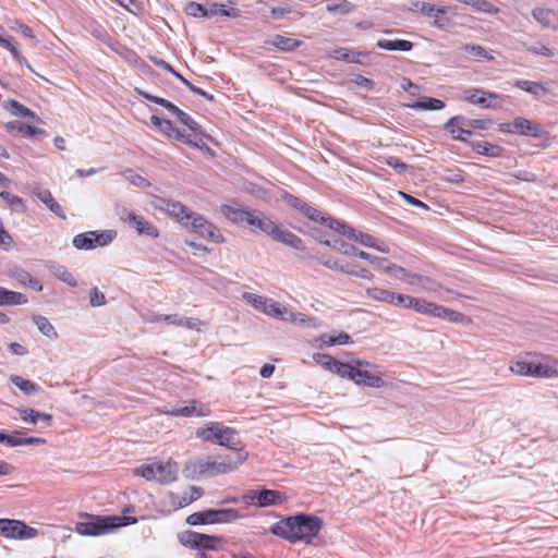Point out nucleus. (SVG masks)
<instances>
[{
	"label": "nucleus",
	"mask_w": 558,
	"mask_h": 558,
	"mask_svg": "<svg viewBox=\"0 0 558 558\" xmlns=\"http://www.w3.org/2000/svg\"><path fill=\"white\" fill-rule=\"evenodd\" d=\"M323 527V520L316 515L299 513L272 524L270 533L290 543L311 544Z\"/></svg>",
	"instance_id": "nucleus-1"
},
{
	"label": "nucleus",
	"mask_w": 558,
	"mask_h": 558,
	"mask_svg": "<svg viewBox=\"0 0 558 558\" xmlns=\"http://www.w3.org/2000/svg\"><path fill=\"white\" fill-rule=\"evenodd\" d=\"M75 523L74 531L83 536H100L126 525L130 518L119 515H94L85 513Z\"/></svg>",
	"instance_id": "nucleus-2"
},
{
	"label": "nucleus",
	"mask_w": 558,
	"mask_h": 558,
	"mask_svg": "<svg viewBox=\"0 0 558 558\" xmlns=\"http://www.w3.org/2000/svg\"><path fill=\"white\" fill-rule=\"evenodd\" d=\"M135 473L147 481L155 480L161 484H168L177 480L178 468L175 463L159 461L144 464L136 469Z\"/></svg>",
	"instance_id": "nucleus-3"
},
{
	"label": "nucleus",
	"mask_w": 558,
	"mask_h": 558,
	"mask_svg": "<svg viewBox=\"0 0 558 558\" xmlns=\"http://www.w3.org/2000/svg\"><path fill=\"white\" fill-rule=\"evenodd\" d=\"M116 236L114 230L84 232L74 236L73 245L77 250H93L109 244Z\"/></svg>",
	"instance_id": "nucleus-4"
},
{
	"label": "nucleus",
	"mask_w": 558,
	"mask_h": 558,
	"mask_svg": "<svg viewBox=\"0 0 558 558\" xmlns=\"http://www.w3.org/2000/svg\"><path fill=\"white\" fill-rule=\"evenodd\" d=\"M0 535L7 538L29 539L38 535V531L20 520L0 519Z\"/></svg>",
	"instance_id": "nucleus-5"
},
{
	"label": "nucleus",
	"mask_w": 558,
	"mask_h": 558,
	"mask_svg": "<svg viewBox=\"0 0 558 558\" xmlns=\"http://www.w3.org/2000/svg\"><path fill=\"white\" fill-rule=\"evenodd\" d=\"M187 228L214 243H223L226 241L220 230L199 214L194 213L192 215L190 227Z\"/></svg>",
	"instance_id": "nucleus-6"
},
{
	"label": "nucleus",
	"mask_w": 558,
	"mask_h": 558,
	"mask_svg": "<svg viewBox=\"0 0 558 558\" xmlns=\"http://www.w3.org/2000/svg\"><path fill=\"white\" fill-rule=\"evenodd\" d=\"M154 206L174 217L183 227H190V220L194 211L180 202L158 197Z\"/></svg>",
	"instance_id": "nucleus-7"
},
{
	"label": "nucleus",
	"mask_w": 558,
	"mask_h": 558,
	"mask_svg": "<svg viewBox=\"0 0 558 558\" xmlns=\"http://www.w3.org/2000/svg\"><path fill=\"white\" fill-rule=\"evenodd\" d=\"M463 98L464 100L480 105L483 108L499 109L502 107V100L499 95L484 92L482 89H466Z\"/></svg>",
	"instance_id": "nucleus-8"
},
{
	"label": "nucleus",
	"mask_w": 558,
	"mask_h": 558,
	"mask_svg": "<svg viewBox=\"0 0 558 558\" xmlns=\"http://www.w3.org/2000/svg\"><path fill=\"white\" fill-rule=\"evenodd\" d=\"M329 228L348 238L349 240L359 242L363 246L372 247L374 245L375 238L373 235L356 231L352 227L347 226L339 220L330 219Z\"/></svg>",
	"instance_id": "nucleus-9"
},
{
	"label": "nucleus",
	"mask_w": 558,
	"mask_h": 558,
	"mask_svg": "<svg viewBox=\"0 0 558 558\" xmlns=\"http://www.w3.org/2000/svg\"><path fill=\"white\" fill-rule=\"evenodd\" d=\"M223 433L226 435L238 434V432L234 428L225 426L222 423L216 422L208 424L204 428H198L196 430V436L204 441L217 444L220 440Z\"/></svg>",
	"instance_id": "nucleus-10"
},
{
	"label": "nucleus",
	"mask_w": 558,
	"mask_h": 558,
	"mask_svg": "<svg viewBox=\"0 0 558 558\" xmlns=\"http://www.w3.org/2000/svg\"><path fill=\"white\" fill-rule=\"evenodd\" d=\"M355 364H356V367H355V372L353 373L354 374L353 381L355 384L364 385V386H368V387H373V388H380L385 385L384 379L379 375L373 374L366 369H362L363 366L371 365L368 362L356 361Z\"/></svg>",
	"instance_id": "nucleus-11"
},
{
	"label": "nucleus",
	"mask_w": 558,
	"mask_h": 558,
	"mask_svg": "<svg viewBox=\"0 0 558 558\" xmlns=\"http://www.w3.org/2000/svg\"><path fill=\"white\" fill-rule=\"evenodd\" d=\"M221 213L227 219H229L233 223L245 222L248 226H251V223H254L253 216L255 214V210H244L229 205H223L221 206Z\"/></svg>",
	"instance_id": "nucleus-12"
},
{
	"label": "nucleus",
	"mask_w": 558,
	"mask_h": 558,
	"mask_svg": "<svg viewBox=\"0 0 558 558\" xmlns=\"http://www.w3.org/2000/svg\"><path fill=\"white\" fill-rule=\"evenodd\" d=\"M514 133L525 136L539 137L543 134L542 125L525 118L518 117L512 121Z\"/></svg>",
	"instance_id": "nucleus-13"
},
{
	"label": "nucleus",
	"mask_w": 558,
	"mask_h": 558,
	"mask_svg": "<svg viewBox=\"0 0 558 558\" xmlns=\"http://www.w3.org/2000/svg\"><path fill=\"white\" fill-rule=\"evenodd\" d=\"M533 17L545 28L558 29V13L551 9L535 8Z\"/></svg>",
	"instance_id": "nucleus-14"
},
{
	"label": "nucleus",
	"mask_w": 558,
	"mask_h": 558,
	"mask_svg": "<svg viewBox=\"0 0 558 558\" xmlns=\"http://www.w3.org/2000/svg\"><path fill=\"white\" fill-rule=\"evenodd\" d=\"M160 132L165 133L169 137H174L186 143L190 146L198 147V143L192 138V134H185L184 131H181L173 126L172 122L165 119L161 125L158 128Z\"/></svg>",
	"instance_id": "nucleus-15"
},
{
	"label": "nucleus",
	"mask_w": 558,
	"mask_h": 558,
	"mask_svg": "<svg viewBox=\"0 0 558 558\" xmlns=\"http://www.w3.org/2000/svg\"><path fill=\"white\" fill-rule=\"evenodd\" d=\"M166 413L173 415V416H184V417H191V416H205L209 413V409L206 405H201L197 408L196 401H191L189 405L184 407H174L171 411H167Z\"/></svg>",
	"instance_id": "nucleus-16"
},
{
	"label": "nucleus",
	"mask_w": 558,
	"mask_h": 558,
	"mask_svg": "<svg viewBox=\"0 0 558 558\" xmlns=\"http://www.w3.org/2000/svg\"><path fill=\"white\" fill-rule=\"evenodd\" d=\"M253 219L254 223H251L252 227L259 229L262 232L266 233L267 235L274 239L280 226L279 223H277L271 218L267 217L260 211H255Z\"/></svg>",
	"instance_id": "nucleus-17"
},
{
	"label": "nucleus",
	"mask_w": 558,
	"mask_h": 558,
	"mask_svg": "<svg viewBox=\"0 0 558 558\" xmlns=\"http://www.w3.org/2000/svg\"><path fill=\"white\" fill-rule=\"evenodd\" d=\"M156 320H165L172 325L195 330H201V326L203 325V323L197 318L181 317L177 314L159 315L156 317Z\"/></svg>",
	"instance_id": "nucleus-18"
},
{
	"label": "nucleus",
	"mask_w": 558,
	"mask_h": 558,
	"mask_svg": "<svg viewBox=\"0 0 558 558\" xmlns=\"http://www.w3.org/2000/svg\"><path fill=\"white\" fill-rule=\"evenodd\" d=\"M172 114L175 116V118L182 124L187 126L189 132H185V134H192V138L199 144V142H202V137H201L202 132H201V126L198 125V123L195 120H193L187 113H185L184 111H182L179 108H177V110H174V112Z\"/></svg>",
	"instance_id": "nucleus-19"
},
{
	"label": "nucleus",
	"mask_w": 558,
	"mask_h": 558,
	"mask_svg": "<svg viewBox=\"0 0 558 558\" xmlns=\"http://www.w3.org/2000/svg\"><path fill=\"white\" fill-rule=\"evenodd\" d=\"M448 12V7L436 8L434 4L423 2L421 5V14L428 17H434L433 25L444 27L448 24V20H442L440 15Z\"/></svg>",
	"instance_id": "nucleus-20"
},
{
	"label": "nucleus",
	"mask_w": 558,
	"mask_h": 558,
	"mask_svg": "<svg viewBox=\"0 0 558 558\" xmlns=\"http://www.w3.org/2000/svg\"><path fill=\"white\" fill-rule=\"evenodd\" d=\"M284 496L279 490L272 489H260L257 490V506L268 507L274 505H280L284 501Z\"/></svg>",
	"instance_id": "nucleus-21"
},
{
	"label": "nucleus",
	"mask_w": 558,
	"mask_h": 558,
	"mask_svg": "<svg viewBox=\"0 0 558 558\" xmlns=\"http://www.w3.org/2000/svg\"><path fill=\"white\" fill-rule=\"evenodd\" d=\"M266 45L276 47L282 51H294L302 45V41L292 37L283 35H275L271 39L266 41Z\"/></svg>",
	"instance_id": "nucleus-22"
},
{
	"label": "nucleus",
	"mask_w": 558,
	"mask_h": 558,
	"mask_svg": "<svg viewBox=\"0 0 558 558\" xmlns=\"http://www.w3.org/2000/svg\"><path fill=\"white\" fill-rule=\"evenodd\" d=\"M275 241L281 242L295 250H304L303 241L296 234L292 233L288 229H282L279 226L278 231L274 236Z\"/></svg>",
	"instance_id": "nucleus-23"
},
{
	"label": "nucleus",
	"mask_w": 558,
	"mask_h": 558,
	"mask_svg": "<svg viewBox=\"0 0 558 558\" xmlns=\"http://www.w3.org/2000/svg\"><path fill=\"white\" fill-rule=\"evenodd\" d=\"M11 276L17 280L21 284L29 286L32 289L36 291L43 290V284L34 278L28 271L23 268L14 267L10 270Z\"/></svg>",
	"instance_id": "nucleus-24"
},
{
	"label": "nucleus",
	"mask_w": 558,
	"mask_h": 558,
	"mask_svg": "<svg viewBox=\"0 0 558 558\" xmlns=\"http://www.w3.org/2000/svg\"><path fill=\"white\" fill-rule=\"evenodd\" d=\"M197 468L199 471V474L205 476H216L219 474H225L226 468L222 466V464L218 461V458L215 460H203L197 463Z\"/></svg>",
	"instance_id": "nucleus-25"
},
{
	"label": "nucleus",
	"mask_w": 558,
	"mask_h": 558,
	"mask_svg": "<svg viewBox=\"0 0 558 558\" xmlns=\"http://www.w3.org/2000/svg\"><path fill=\"white\" fill-rule=\"evenodd\" d=\"M326 9L329 13L345 15L356 9V5L348 0H326Z\"/></svg>",
	"instance_id": "nucleus-26"
},
{
	"label": "nucleus",
	"mask_w": 558,
	"mask_h": 558,
	"mask_svg": "<svg viewBox=\"0 0 558 558\" xmlns=\"http://www.w3.org/2000/svg\"><path fill=\"white\" fill-rule=\"evenodd\" d=\"M472 147L476 153L489 157H500L505 151L501 146L492 144L486 141L474 142L472 143Z\"/></svg>",
	"instance_id": "nucleus-27"
},
{
	"label": "nucleus",
	"mask_w": 558,
	"mask_h": 558,
	"mask_svg": "<svg viewBox=\"0 0 558 558\" xmlns=\"http://www.w3.org/2000/svg\"><path fill=\"white\" fill-rule=\"evenodd\" d=\"M533 377L555 378L558 377V363H533Z\"/></svg>",
	"instance_id": "nucleus-28"
},
{
	"label": "nucleus",
	"mask_w": 558,
	"mask_h": 558,
	"mask_svg": "<svg viewBox=\"0 0 558 558\" xmlns=\"http://www.w3.org/2000/svg\"><path fill=\"white\" fill-rule=\"evenodd\" d=\"M25 303H27V298L23 293L0 288V306L22 305Z\"/></svg>",
	"instance_id": "nucleus-29"
},
{
	"label": "nucleus",
	"mask_w": 558,
	"mask_h": 558,
	"mask_svg": "<svg viewBox=\"0 0 558 558\" xmlns=\"http://www.w3.org/2000/svg\"><path fill=\"white\" fill-rule=\"evenodd\" d=\"M215 509L194 512L187 515L186 523L190 525L215 524Z\"/></svg>",
	"instance_id": "nucleus-30"
},
{
	"label": "nucleus",
	"mask_w": 558,
	"mask_h": 558,
	"mask_svg": "<svg viewBox=\"0 0 558 558\" xmlns=\"http://www.w3.org/2000/svg\"><path fill=\"white\" fill-rule=\"evenodd\" d=\"M319 241L325 245L330 246L335 251L342 253L344 255L357 256V253L360 251L354 245H351L341 239H335L332 241L320 239Z\"/></svg>",
	"instance_id": "nucleus-31"
},
{
	"label": "nucleus",
	"mask_w": 558,
	"mask_h": 558,
	"mask_svg": "<svg viewBox=\"0 0 558 558\" xmlns=\"http://www.w3.org/2000/svg\"><path fill=\"white\" fill-rule=\"evenodd\" d=\"M377 47L385 50L409 51L413 44L404 39H380L377 41Z\"/></svg>",
	"instance_id": "nucleus-32"
},
{
	"label": "nucleus",
	"mask_w": 558,
	"mask_h": 558,
	"mask_svg": "<svg viewBox=\"0 0 558 558\" xmlns=\"http://www.w3.org/2000/svg\"><path fill=\"white\" fill-rule=\"evenodd\" d=\"M409 107L414 110H440L445 107V102L437 98L423 97Z\"/></svg>",
	"instance_id": "nucleus-33"
},
{
	"label": "nucleus",
	"mask_w": 558,
	"mask_h": 558,
	"mask_svg": "<svg viewBox=\"0 0 558 558\" xmlns=\"http://www.w3.org/2000/svg\"><path fill=\"white\" fill-rule=\"evenodd\" d=\"M132 226L135 228L138 234L147 235L150 238H157L159 235L158 229L153 223L145 220L142 216H137Z\"/></svg>",
	"instance_id": "nucleus-34"
},
{
	"label": "nucleus",
	"mask_w": 558,
	"mask_h": 558,
	"mask_svg": "<svg viewBox=\"0 0 558 558\" xmlns=\"http://www.w3.org/2000/svg\"><path fill=\"white\" fill-rule=\"evenodd\" d=\"M357 256L362 259L368 260L372 265H376L386 272L392 271L396 267V264L390 263L387 258L371 255L364 251H359Z\"/></svg>",
	"instance_id": "nucleus-35"
},
{
	"label": "nucleus",
	"mask_w": 558,
	"mask_h": 558,
	"mask_svg": "<svg viewBox=\"0 0 558 558\" xmlns=\"http://www.w3.org/2000/svg\"><path fill=\"white\" fill-rule=\"evenodd\" d=\"M245 459L246 456L241 452L218 457V461L222 464L223 468H226L227 473L234 471L245 461Z\"/></svg>",
	"instance_id": "nucleus-36"
},
{
	"label": "nucleus",
	"mask_w": 558,
	"mask_h": 558,
	"mask_svg": "<svg viewBox=\"0 0 558 558\" xmlns=\"http://www.w3.org/2000/svg\"><path fill=\"white\" fill-rule=\"evenodd\" d=\"M366 294L378 302H383L389 305H392L393 303L395 292L387 289L377 287L368 288L366 289Z\"/></svg>",
	"instance_id": "nucleus-37"
},
{
	"label": "nucleus",
	"mask_w": 558,
	"mask_h": 558,
	"mask_svg": "<svg viewBox=\"0 0 558 558\" xmlns=\"http://www.w3.org/2000/svg\"><path fill=\"white\" fill-rule=\"evenodd\" d=\"M463 121V117H453L445 124V129L451 134L452 138L465 142L466 137L463 136V128L459 125Z\"/></svg>",
	"instance_id": "nucleus-38"
},
{
	"label": "nucleus",
	"mask_w": 558,
	"mask_h": 558,
	"mask_svg": "<svg viewBox=\"0 0 558 558\" xmlns=\"http://www.w3.org/2000/svg\"><path fill=\"white\" fill-rule=\"evenodd\" d=\"M264 314L283 320V317L289 314V308L280 306V304L271 299H268L265 306H263Z\"/></svg>",
	"instance_id": "nucleus-39"
},
{
	"label": "nucleus",
	"mask_w": 558,
	"mask_h": 558,
	"mask_svg": "<svg viewBox=\"0 0 558 558\" xmlns=\"http://www.w3.org/2000/svg\"><path fill=\"white\" fill-rule=\"evenodd\" d=\"M514 86L536 97H538L542 92H547V89L543 86L542 83L527 80H517L514 82Z\"/></svg>",
	"instance_id": "nucleus-40"
},
{
	"label": "nucleus",
	"mask_w": 558,
	"mask_h": 558,
	"mask_svg": "<svg viewBox=\"0 0 558 558\" xmlns=\"http://www.w3.org/2000/svg\"><path fill=\"white\" fill-rule=\"evenodd\" d=\"M34 324L37 326L38 330L46 337L56 339L58 338V332L54 327L50 324V322L44 316H34Z\"/></svg>",
	"instance_id": "nucleus-41"
},
{
	"label": "nucleus",
	"mask_w": 558,
	"mask_h": 558,
	"mask_svg": "<svg viewBox=\"0 0 558 558\" xmlns=\"http://www.w3.org/2000/svg\"><path fill=\"white\" fill-rule=\"evenodd\" d=\"M461 3L473 7L478 12L496 14L499 9L487 0H458Z\"/></svg>",
	"instance_id": "nucleus-42"
},
{
	"label": "nucleus",
	"mask_w": 558,
	"mask_h": 558,
	"mask_svg": "<svg viewBox=\"0 0 558 558\" xmlns=\"http://www.w3.org/2000/svg\"><path fill=\"white\" fill-rule=\"evenodd\" d=\"M179 542L186 548L197 549L201 533L194 531H184L178 534Z\"/></svg>",
	"instance_id": "nucleus-43"
},
{
	"label": "nucleus",
	"mask_w": 558,
	"mask_h": 558,
	"mask_svg": "<svg viewBox=\"0 0 558 558\" xmlns=\"http://www.w3.org/2000/svg\"><path fill=\"white\" fill-rule=\"evenodd\" d=\"M215 523H229L242 518L234 509H215Z\"/></svg>",
	"instance_id": "nucleus-44"
},
{
	"label": "nucleus",
	"mask_w": 558,
	"mask_h": 558,
	"mask_svg": "<svg viewBox=\"0 0 558 558\" xmlns=\"http://www.w3.org/2000/svg\"><path fill=\"white\" fill-rule=\"evenodd\" d=\"M533 363L524 360H518L512 362L509 366L511 373L520 376H531L533 377L532 372Z\"/></svg>",
	"instance_id": "nucleus-45"
},
{
	"label": "nucleus",
	"mask_w": 558,
	"mask_h": 558,
	"mask_svg": "<svg viewBox=\"0 0 558 558\" xmlns=\"http://www.w3.org/2000/svg\"><path fill=\"white\" fill-rule=\"evenodd\" d=\"M355 367H356V365L354 366V365L342 363V362L336 360L331 367V372L341 376L342 378H348V379L353 380V377H354L353 373L355 372Z\"/></svg>",
	"instance_id": "nucleus-46"
},
{
	"label": "nucleus",
	"mask_w": 558,
	"mask_h": 558,
	"mask_svg": "<svg viewBox=\"0 0 558 558\" xmlns=\"http://www.w3.org/2000/svg\"><path fill=\"white\" fill-rule=\"evenodd\" d=\"M11 381L27 396H31V395H34L35 392H37V386L33 381H31L28 379H24L21 376H17V375L11 376Z\"/></svg>",
	"instance_id": "nucleus-47"
},
{
	"label": "nucleus",
	"mask_w": 558,
	"mask_h": 558,
	"mask_svg": "<svg viewBox=\"0 0 558 558\" xmlns=\"http://www.w3.org/2000/svg\"><path fill=\"white\" fill-rule=\"evenodd\" d=\"M340 271L343 274L355 276V277H359L362 279H366V280H371L373 278V274L369 270H367L365 268L356 269V267L354 265H351L348 263L343 264L340 267Z\"/></svg>",
	"instance_id": "nucleus-48"
},
{
	"label": "nucleus",
	"mask_w": 558,
	"mask_h": 558,
	"mask_svg": "<svg viewBox=\"0 0 558 558\" xmlns=\"http://www.w3.org/2000/svg\"><path fill=\"white\" fill-rule=\"evenodd\" d=\"M236 436L238 434L226 435L223 433L220 440L217 444L220 446H225L231 450L241 451L243 448V444Z\"/></svg>",
	"instance_id": "nucleus-49"
},
{
	"label": "nucleus",
	"mask_w": 558,
	"mask_h": 558,
	"mask_svg": "<svg viewBox=\"0 0 558 558\" xmlns=\"http://www.w3.org/2000/svg\"><path fill=\"white\" fill-rule=\"evenodd\" d=\"M0 45L8 49L16 61L22 62L24 57L21 54L16 46L5 38V29L2 26H0Z\"/></svg>",
	"instance_id": "nucleus-50"
},
{
	"label": "nucleus",
	"mask_w": 558,
	"mask_h": 558,
	"mask_svg": "<svg viewBox=\"0 0 558 558\" xmlns=\"http://www.w3.org/2000/svg\"><path fill=\"white\" fill-rule=\"evenodd\" d=\"M438 318H442L451 323H463L468 317L463 313L450 310L441 305Z\"/></svg>",
	"instance_id": "nucleus-51"
},
{
	"label": "nucleus",
	"mask_w": 558,
	"mask_h": 558,
	"mask_svg": "<svg viewBox=\"0 0 558 558\" xmlns=\"http://www.w3.org/2000/svg\"><path fill=\"white\" fill-rule=\"evenodd\" d=\"M302 213H303L307 218H310L311 220H313V221H318V222H320V223L326 225V226H328V227H329V223H330V219H331V218H330V217H327V218H326V217H324V216L322 215V213H320L319 210H317L316 208H314V207H312V206H310V205L305 204V205L303 206Z\"/></svg>",
	"instance_id": "nucleus-52"
},
{
	"label": "nucleus",
	"mask_w": 558,
	"mask_h": 558,
	"mask_svg": "<svg viewBox=\"0 0 558 558\" xmlns=\"http://www.w3.org/2000/svg\"><path fill=\"white\" fill-rule=\"evenodd\" d=\"M53 275L61 281L65 282L70 287H76L77 282L74 276L64 267V266H56L53 268Z\"/></svg>",
	"instance_id": "nucleus-53"
},
{
	"label": "nucleus",
	"mask_w": 558,
	"mask_h": 558,
	"mask_svg": "<svg viewBox=\"0 0 558 558\" xmlns=\"http://www.w3.org/2000/svg\"><path fill=\"white\" fill-rule=\"evenodd\" d=\"M460 49L477 58H483L489 61L494 59V57L480 45H463Z\"/></svg>",
	"instance_id": "nucleus-54"
},
{
	"label": "nucleus",
	"mask_w": 558,
	"mask_h": 558,
	"mask_svg": "<svg viewBox=\"0 0 558 558\" xmlns=\"http://www.w3.org/2000/svg\"><path fill=\"white\" fill-rule=\"evenodd\" d=\"M184 12L193 17H206L207 8L198 2L190 1L185 4Z\"/></svg>",
	"instance_id": "nucleus-55"
},
{
	"label": "nucleus",
	"mask_w": 558,
	"mask_h": 558,
	"mask_svg": "<svg viewBox=\"0 0 558 558\" xmlns=\"http://www.w3.org/2000/svg\"><path fill=\"white\" fill-rule=\"evenodd\" d=\"M283 320L284 322H291V323H294V324H298V325H301V326H310L311 323L314 319L311 318V317H307L303 313H294V312L289 310V314H287L283 317Z\"/></svg>",
	"instance_id": "nucleus-56"
},
{
	"label": "nucleus",
	"mask_w": 558,
	"mask_h": 558,
	"mask_svg": "<svg viewBox=\"0 0 558 558\" xmlns=\"http://www.w3.org/2000/svg\"><path fill=\"white\" fill-rule=\"evenodd\" d=\"M138 94L141 96H143L145 99L149 100V101H153L157 105H160L162 107H165L166 109H168L171 113L174 112V110H177V106L173 105L172 102H170L169 100L165 99V98H161V97H157V96H154V95H150L148 93H145V92H142V90H138Z\"/></svg>",
	"instance_id": "nucleus-57"
},
{
	"label": "nucleus",
	"mask_w": 558,
	"mask_h": 558,
	"mask_svg": "<svg viewBox=\"0 0 558 558\" xmlns=\"http://www.w3.org/2000/svg\"><path fill=\"white\" fill-rule=\"evenodd\" d=\"M138 94L141 96H143L145 99L149 100V101H153L157 105H160L162 107H165L166 109H168L171 113L174 112V110H177V106L173 105L172 102H170L169 100L165 99V98H161V97H157V96H154V95H150L148 93H145V92H142V90H138Z\"/></svg>",
	"instance_id": "nucleus-58"
},
{
	"label": "nucleus",
	"mask_w": 558,
	"mask_h": 558,
	"mask_svg": "<svg viewBox=\"0 0 558 558\" xmlns=\"http://www.w3.org/2000/svg\"><path fill=\"white\" fill-rule=\"evenodd\" d=\"M243 300L246 301L248 304H251L256 310L263 311V306H265L267 302V298L257 295L254 293L245 292L243 293Z\"/></svg>",
	"instance_id": "nucleus-59"
},
{
	"label": "nucleus",
	"mask_w": 558,
	"mask_h": 558,
	"mask_svg": "<svg viewBox=\"0 0 558 558\" xmlns=\"http://www.w3.org/2000/svg\"><path fill=\"white\" fill-rule=\"evenodd\" d=\"M201 538L202 539H199V543H198V546H197V549H199V550L215 549L216 548V543L221 539L218 536H211V535L202 534V533H201Z\"/></svg>",
	"instance_id": "nucleus-60"
},
{
	"label": "nucleus",
	"mask_w": 558,
	"mask_h": 558,
	"mask_svg": "<svg viewBox=\"0 0 558 558\" xmlns=\"http://www.w3.org/2000/svg\"><path fill=\"white\" fill-rule=\"evenodd\" d=\"M526 50L531 53L539 54V56H544V57H553L554 56L553 49H550L549 47H547L541 43H536V44L527 46Z\"/></svg>",
	"instance_id": "nucleus-61"
},
{
	"label": "nucleus",
	"mask_w": 558,
	"mask_h": 558,
	"mask_svg": "<svg viewBox=\"0 0 558 558\" xmlns=\"http://www.w3.org/2000/svg\"><path fill=\"white\" fill-rule=\"evenodd\" d=\"M9 106L13 109L16 110V113L21 117H24V118H32V119H35L36 118V114L31 110L28 109L27 107H25L24 105L20 104L19 101L16 100H10L9 101Z\"/></svg>",
	"instance_id": "nucleus-62"
},
{
	"label": "nucleus",
	"mask_w": 558,
	"mask_h": 558,
	"mask_svg": "<svg viewBox=\"0 0 558 558\" xmlns=\"http://www.w3.org/2000/svg\"><path fill=\"white\" fill-rule=\"evenodd\" d=\"M313 359L317 364L322 365L324 368H326L330 372H331V367L336 361V359H333L332 356H330L328 354H322V353L314 354Z\"/></svg>",
	"instance_id": "nucleus-63"
},
{
	"label": "nucleus",
	"mask_w": 558,
	"mask_h": 558,
	"mask_svg": "<svg viewBox=\"0 0 558 558\" xmlns=\"http://www.w3.org/2000/svg\"><path fill=\"white\" fill-rule=\"evenodd\" d=\"M106 303L105 294L97 288H94L89 292V304L92 306H101Z\"/></svg>",
	"instance_id": "nucleus-64"
}]
</instances>
